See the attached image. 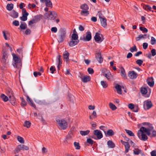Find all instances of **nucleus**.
Wrapping results in <instances>:
<instances>
[{
  "label": "nucleus",
  "instance_id": "17",
  "mask_svg": "<svg viewBox=\"0 0 156 156\" xmlns=\"http://www.w3.org/2000/svg\"><path fill=\"white\" fill-rule=\"evenodd\" d=\"M27 101L29 103L30 105L32 106L34 108H36V105L35 104L33 103V101L31 100V98H30L28 96H27Z\"/></svg>",
  "mask_w": 156,
  "mask_h": 156
},
{
  "label": "nucleus",
  "instance_id": "12",
  "mask_svg": "<svg viewBox=\"0 0 156 156\" xmlns=\"http://www.w3.org/2000/svg\"><path fill=\"white\" fill-rule=\"evenodd\" d=\"M94 38L96 41L98 42H101L103 40V38L100 36V34L96 33L94 37Z\"/></svg>",
  "mask_w": 156,
  "mask_h": 156
},
{
  "label": "nucleus",
  "instance_id": "63",
  "mask_svg": "<svg viewBox=\"0 0 156 156\" xmlns=\"http://www.w3.org/2000/svg\"><path fill=\"white\" fill-rule=\"evenodd\" d=\"M151 156H156V150H154L151 152Z\"/></svg>",
  "mask_w": 156,
  "mask_h": 156
},
{
  "label": "nucleus",
  "instance_id": "40",
  "mask_svg": "<svg viewBox=\"0 0 156 156\" xmlns=\"http://www.w3.org/2000/svg\"><path fill=\"white\" fill-rule=\"evenodd\" d=\"M78 35L76 33H73L72 35V39L73 40H78Z\"/></svg>",
  "mask_w": 156,
  "mask_h": 156
},
{
  "label": "nucleus",
  "instance_id": "21",
  "mask_svg": "<svg viewBox=\"0 0 156 156\" xmlns=\"http://www.w3.org/2000/svg\"><path fill=\"white\" fill-rule=\"evenodd\" d=\"M100 21L102 26L104 27H106L107 26V20L105 18L102 19H101V20H100Z\"/></svg>",
  "mask_w": 156,
  "mask_h": 156
},
{
  "label": "nucleus",
  "instance_id": "13",
  "mask_svg": "<svg viewBox=\"0 0 156 156\" xmlns=\"http://www.w3.org/2000/svg\"><path fill=\"white\" fill-rule=\"evenodd\" d=\"M91 34L90 32L89 31H87L86 33V35L83 40L85 41H89L91 38Z\"/></svg>",
  "mask_w": 156,
  "mask_h": 156
},
{
  "label": "nucleus",
  "instance_id": "43",
  "mask_svg": "<svg viewBox=\"0 0 156 156\" xmlns=\"http://www.w3.org/2000/svg\"><path fill=\"white\" fill-rule=\"evenodd\" d=\"M109 105L110 108L112 110H115L117 108L116 106L113 104L110 103Z\"/></svg>",
  "mask_w": 156,
  "mask_h": 156
},
{
  "label": "nucleus",
  "instance_id": "51",
  "mask_svg": "<svg viewBox=\"0 0 156 156\" xmlns=\"http://www.w3.org/2000/svg\"><path fill=\"white\" fill-rule=\"evenodd\" d=\"M98 15L100 20L105 18L101 11H99L98 12Z\"/></svg>",
  "mask_w": 156,
  "mask_h": 156
},
{
  "label": "nucleus",
  "instance_id": "1",
  "mask_svg": "<svg viewBox=\"0 0 156 156\" xmlns=\"http://www.w3.org/2000/svg\"><path fill=\"white\" fill-rule=\"evenodd\" d=\"M145 133L148 135H151V130L148 128H146L144 127H141L138 131L137 135L139 138L144 141L146 140L148 137L144 133Z\"/></svg>",
  "mask_w": 156,
  "mask_h": 156
},
{
  "label": "nucleus",
  "instance_id": "39",
  "mask_svg": "<svg viewBox=\"0 0 156 156\" xmlns=\"http://www.w3.org/2000/svg\"><path fill=\"white\" fill-rule=\"evenodd\" d=\"M1 97L5 101H7L8 100V97L3 94H1Z\"/></svg>",
  "mask_w": 156,
  "mask_h": 156
},
{
  "label": "nucleus",
  "instance_id": "16",
  "mask_svg": "<svg viewBox=\"0 0 156 156\" xmlns=\"http://www.w3.org/2000/svg\"><path fill=\"white\" fill-rule=\"evenodd\" d=\"M115 88L116 89L117 93L119 94H121L122 93V90L121 89L122 87L119 85L117 84H116Z\"/></svg>",
  "mask_w": 156,
  "mask_h": 156
},
{
  "label": "nucleus",
  "instance_id": "56",
  "mask_svg": "<svg viewBox=\"0 0 156 156\" xmlns=\"http://www.w3.org/2000/svg\"><path fill=\"white\" fill-rule=\"evenodd\" d=\"M34 76L35 77L37 76H40L41 75V73L40 72H37L36 71L34 72L33 73Z\"/></svg>",
  "mask_w": 156,
  "mask_h": 156
},
{
  "label": "nucleus",
  "instance_id": "14",
  "mask_svg": "<svg viewBox=\"0 0 156 156\" xmlns=\"http://www.w3.org/2000/svg\"><path fill=\"white\" fill-rule=\"evenodd\" d=\"M147 82L148 84L151 87H152L154 86V82L152 77L148 78L147 80Z\"/></svg>",
  "mask_w": 156,
  "mask_h": 156
},
{
  "label": "nucleus",
  "instance_id": "48",
  "mask_svg": "<svg viewBox=\"0 0 156 156\" xmlns=\"http://www.w3.org/2000/svg\"><path fill=\"white\" fill-rule=\"evenodd\" d=\"M101 85L103 88H105L107 87L108 84L106 82L104 81H101Z\"/></svg>",
  "mask_w": 156,
  "mask_h": 156
},
{
  "label": "nucleus",
  "instance_id": "2",
  "mask_svg": "<svg viewBox=\"0 0 156 156\" xmlns=\"http://www.w3.org/2000/svg\"><path fill=\"white\" fill-rule=\"evenodd\" d=\"M7 49L5 48H3L2 51L3 55L1 59V62L3 65H6L9 62L8 55L7 52Z\"/></svg>",
  "mask_w": 156,
  "mask_h": 156
},
{
  "label": "nucleus",
  "instance_id": "22",
  "mask_svg": "<svg viewBox=\"0 0 156 156\" xmlns=\"http://www.w3.org/2000/svg\"><path fill=\"white\" fill-rule=\"evenodd\" d=\"M12 55L15 62L16 63H19L20 62V59L15 54H13Z\"/></svg>",
  "mask_w": 156,
  "mask_h": 156
},
{
  "label": "nucleus",
  "instance_id": "55",
  "mask_svg": "<svg viewBox=\"0 0 156 156\" xmlns=\"http://www.w3.org/2000/svg\"><path fill=\"white\" fill-rule=\"evenodd\" d=\"M106 128V127L105 126H101L99 127L100 129L101 130H102L104 131V132L105 134V136H107V135L106 134V131H105V128Z\"/></svg>",
  "mask_w": 156,
  "mask_h": 156
},
{
  "label": "nucleus",
  "instance_id": "60",
  "mask_svg": "<svg viewBox=\"0 0 156 156\" xmlns=\"http://www.w3.org/2000/svg\"><path fill=\"white\" fill-rule=\"evenodd\" d=\"M50 70L51 71V73L53 74L54 73L56 69L55 67L51 66L50 69Z\"/></svg>",
  "mask_w": 156,
  "mask_h": 156
},
{
  "label": "nucleus",
  "instance_id": "5",
  "mask_svg": "<svg viewBox=\"0 0 156 156\" xmlns=\"http://www.w3.org/2000/svg\"><path fill=\"white\" fill-rule=\"evenodd\" d=\"M29 147L28 146L23 144L18 145L15 150V154L18 153L20 150H28Z\"/></svg>",
  "mask_w": 156,
  "mask_h": 156
},
{
  "label": "nucleus",
  "instance_id": "18",
  "mask_svg": "<svg viewBox=\"0 0 156 156\" xmlns=\"http://www.w3.org/2000/svg\"><path fill=\"white\" fill-rule=\"evenodd\" d=\"M69 53L66 51H65L63 54V58L66 60V62L69 61Z\"/></svg>",
  "mask_w": 156,
  "mask_h": 156
},
{
  "label": "nucleus",
  "instance_id": "30",
  "mask_svg": "<svg viewBox=\"0 0 156 156\" xmlns=\"http://www.w3.org/2000/svg\"><path fill=\"white\" fill-rule=\"evenodd\" d=\"M102 75L105 76L108 80H110L112 77V75L110 72H108L106 73H103Z\"/></svg>",
  "mask_w": 156,
  "mask_h": 156
},
{
  "label": "nucleus",
  "instance_id": "62",
  "mask_svg": "<svg viewBox=\"0 0 156 156\" xmlns=\"http://www.w3.org/2000/svg\"><path fill=\"white\" fill-rule=\"evenodd\" d=\"M128 107L130 109H133L134 108V105L132 103H130L128 105Z\"/></svg>",
  "mask_w": 156,
  "mask_h": 156
},
{
  "label": "nucleus",
  "instance_id": "49",
  "mask_svg": "<svg viewBox=\"0 0 156 156\" xmlns=\"http://www.w3.org/2000/svg\"><path fill=\"white\" fill-rule=\"evenodd\" d=\"M41 17V15H37L34 17V19L36 21V22L40 20V18Z\"/></svg>",
  "mask_w": 156,
  "mask_h": 156
},
{
  "label": "nucleus",
  "instance_id": "34",
  "mask_svg": "<svg viewBox=\"0 0 156 156\" xmlns=\"http://www.w3.org/2000/svg\"><path fill=\"white\" fill-rule=\"evenodd\" d=\"M45 5L47 7H52V3L50 0H46L45 2Z\"/></svg>",
  "mask_w": 156,
  "mask_h": 156
},
{
  "label": "nucleus",
  "instance_id": "7",
  "mask_svg": "<svg viewBox=\"0 0 156 156\" xmlns=\"http://www.w3.org/2000/svg\"><path fill=\"white\" fill-rule=\"evenodd\" d=\"M66 33L65 31L64 30H61L60 31L58 40V41L59 42H62L63 41L65 38V35Z\"/></svg>",
  "mask_w": 156,
  "mask_h": 156
},
{
  "label": "nucleus",
  "instance_id": "44",
  "mask_svg": "<svg viewBox=\"0 0 156 156\" xmlns=\"http://www.w3.org/2000/svg\"><path fill=\"white\" fill-rule=\"evenodd\" d=\"M143 8L145 10H148L149 11H151L152 10L151 7H150V6L148 5H146L144 6Z\"/></svg>",
  "mask_w": 156,
  "mask_h": 156
},
{
  "label": "nucleus",
  "instance_id": "23",
  "mask_svg": "<svg viewBox=\"0 0 156 156\" xmlns=\"http://www.w3.org/2000/svg\"><path fill=\"white\" fill-rule=\"evenodd\" d=\"M107 145L109 148H113L115 147L114 143L111 140H108L107 142Z\"/></svg>",
  "mask_w": 156,
  "mask_h": 156
},
{
  "label": "nucleus",
  "instance_id": "19",
  "mask_svg": "<svg viewBox=\"0 0 156 156\" xmlns=\"http://www.w3.org/2000/svg\"><path fill=\"white\" fill-rule=\"evenodd\" d=\"M96 57L97 61L100 63H101L103 62V58L101 57V54L98 53L96 55Z\"/></svg>",
  "mask_w": 156,
  "mask_h": 156
},
{
  "label": "nucleus",
  "instance_id": "6",
  "mask_svg": "<svg viewBox=\"0 0 156 156\" xmlns=\"http://www.w3.org/2000/svg\"><path fill=\"white\" fill-rule=\"evenodd\" d=\"M153 105L151 101L147 100L144 102V108L145 109L148 110L151 108Z\"/></svg>",
  "mask_w": 156,
  "mask_h": 156
},
{
  "label": "nucleus",
  "instance_id": "28",
  "mask_svg": "<svg viewBox=\"0 0 156 156\" xmlns=\"http://www.w3.org/2000/svg\"><path fill=\"white\" fill-rule=\"evenodd\" d=\"M89 130H87L85 131L81 130L80 131V134L82 136H85L88 135L90 133Z\"/></svg>",
  "mask_w": 156,
  "mask_h": 156
},
{
  "label": "nucleus",
  "instance_id": "20",
  "mask_svg": "<svg viewBox=\"0 0 156 156\" xmlns=\"http://www.w3.org/2000/svg\"><path fill=\"white\" fill-rule=\"evenodd\" d=\"M10 15L14 18H16L18 16V13L16 12L15 10H13L11 12Z\"/></svg>",
  "mask_w": 156,
  "mask_h": 156
},
{
  "label": "nucleus",
  "instance_id": "47",
  "mask_svg": "<svg viewBox=\"0 0 156 156\" xmlns=\"http://www.w3.org/2000/svg\"><path fill=\"white\" fill-rule=\"evenodd\" d=\"M17 139L18 141L21 143L23 144L24 142L23 138L20 136H18L17 137Z\"/></svg>",
  "mask_w": 156,
  "mask_h": 156
},
{
  "label": "nucleus",
  "instance_id": "38",
  "mask_svg": "<svg viewBox=\"0 0 156 156\" xmlns=\"http://www.w3.org/2000/svg\"><path fill=\"white\" fill-rule=\"evenodd\" d=\"M57 64H62V61L61 56L60 55H58L57 57Z\"/></svg>",
  "mask_w": 156,
  "mask_h": 156
},
{
  "label": "nucleus",
  "instance_id": "24",
  "mask_svg": "<svg viewBox=\"0 0 156 156\" xmlns=\"http://www.w3.org/2000/svg\"><path fill=\"white\" fill-rule=\"evenodd\" d=\"M90 80V76H83V78L82 79V81L83 83H86L89 81Z\"/></svg>",
  "mask_w": 156,
  "mask_h": 156
},
{
  "label": "nucleus",
  "instance_id": "46",
  "mask_svg": "<svg viewBox=\"0 0 156 156\" xmlns=\"http://www.w3.org/2000/svg\"><path fill=\"white\" fill-rule=\"evenodd\" d=\"M125 131L129 135L131 136H134V133L132 131L127 129H125Z\"/></svg>",
  "mask_w": 156,
  "mask_h": 156
},
{
  "label": "nucleus",
  "instance_id": "37",
  "mask_svg": "<svg viewBox=\"0 0 156 156\" xmlns=\"http://www.w3.org/2000/svg\"><path fill=\"white\" fill-rule=\"evenodd\" d=\"M31 124V123L29 121H26L24 122V126L27 128H29L30 127Z\"/></svg>",
  "mask_w": 156,
  "mask_h": 156
},
{
  "label": "nucleus",
  "instance_id": "26",
  "mask_svg": "<svg viewBox=\"0 0 156 156\" xmlns=\"http://www.w3.org/2000/svg\"><path fill=\"white\" fill-rule=\"evenodd\" d=\"M80 14L82 16H87L89 14L88 10H82L81 11Z\"/></svg>",
  "mask_w": 156,
  "mask_h": 156
},
{
  "label": "nucleus",
  "instance_id": "52",
  "mask_svg": "<svg viewBox=\"0 0 156 156\" xmlns=\"http://www.w3.org/2000/svg\"><path fill=\"white\" fill-rule=\"evenodd\" d=\"M136 63L139 66H140L143 63V61L141 59H138L136 61Z\"/></svg>",
  "mask_w": 156,
  "mask_h": 156
},
{
  "label": "nucleus",
  "instance_id": "4",
  "mask_svg": "<svg viewBox=\"0 0 156 156\" xmlns=\"http://www.w3.org/2000/svg\"><path fill=\"white\" fill-rule=\"evenodd\" d=\"M45 16L51 20H54L57 17V15L54 11H49L45 13Z\"/></svg>",
  "mask_w": 156,
  "mask_h": 156
},
{
  "label": "nucleus",
  "instance_id": "45",
  "mask_svg": "<svg viewBox=\"0 0 156 156\" xmlns=\"http://www.w3.org/2000/svg\"><path fill=\"white\" fill-rule=\"evenodd\" d=\"M20 27L22 30H24L27 27V26L26 23H21L20 26Z\"/></svg>",
  "mask_w": 156,
  "mask_h": 156
},
{
  "label": "nucleus",
  "instance_id": "27",
  "mask_svg": "<svg viewBox=\"0 0 156 156\" xmlns=\"http://www.w3.org/2000/svg\"><path fill=\"white\" fill-rule=\"evenodd\" d=\"M28 13L22 14V16L20 17V19L23 21H25L27 20V16L28 15Z\"/></svg>",
  "mask_w": 156,
  "mask_h": 156
},
{
  "label": "nucleus",
  "instance_id": "15",
  "mask_svg": "<svg viewBox=\"0 0 156 156\" xmlns=\"http://www.w3.org/2000/svg\"><path fill=\"white\" fill-rule=\"evenodd\" d=\"M79 40H73L72 39V40L69 43V45L70 47H73L76 45L79 42Z\"/></svg>",
  "mask_w": 156,
  "mask_h": 156
},
{
  "label": "nucleus",
  "instance_id": "31",
  "mask_svg": "<svg viewBox=\"0 0 156 156\" xmlns=\"http://www.w3.org/2000/svg\"><path fill=\"white\" fill-rule=\"evenodd\" d=\"M2 33L5 39V40H7L8 37L9 35V33L8 32L5 31H3Z\"/></svg>",
  "mask_w": 156,
  "mask_h": 156
},
{
  "label": "nucleus",
  "instance_id": "42",
  "mask_svg": "<svg viewBox=\"0 0 156 156\" xmlns=\"http://www.w3.org/2000/svg\"><path fill=\"white\" fill-rule=\"evenodd\" d=\"M20 98L22 102L21 103V106L23 107L25 106H26L27 105V102L25 100L24 98Z\"/></svg>",
  "mask_w": 156,
  "mask_h": 156
},
{
  "label": "nucleus",
  "instance_id": "36",
  "mask_svg": "<svg viewBox=\"0 0 156 156\" xmlns=\"http://www.w3.org/2000/svg\"><path fill=\"white\" fill-rule=\"evenodd\" d=\"M13 5L12 4H8L6 6L7 9L9 11L11 10L13 8Z\"/></svg>",
  "mask_w": 156,
  "mask_h": 156
},
{
  "label": "nucleus",
  "instance_id": "41",
  "mask_svg": "<svg viewBox=\"0 0 156 156\" xmlns=\"http://www.w3.org/2000/svg\"><path fill=\"white\" fill-rule=\"evenodd\" d=\"M74 145L76 149L77 150H79L80 149V144L78 142H74Z\"/></svg>",
  "mask_w": 156,
  "mask_h": 156
},
{
  "label": "nucleus",
  "instance_id": "50",
  "mask_svg": "<svg viewBox=\"0 0 156 156\" xmlns=\"http://www.w3.org/2000/svg\"><path fill=\"white\" fill-rule=\"evenodd\" d=\"M130 50L131 52L134 51H137V49L135 45H134L133 46L130 48Z\"/></svg>",
  "mask_w": 156,
  "mask_h": 156
},
{
  "label": "nucleus",
  "instance_id": "54",
  "mask_svg": "<svg viewBox=\"0 0 156 156\" xmlns=\"http://www.w3.org/2000/svg\"><path fill=\"white\" fill-rule=\"evenodd\" d=\"M156 42L155 39L153 37H151V44L152 45L154 44Z\"/></svg>",
  "mask_w": 156,
  "mask_h": 156
},
{
  "label": "nucleus",
  "instance_id": "59",
  "mask_svg": "<svg viewBox=\"0 0 156 156\" xmlns=\"http://www.w3.org/2000/svg\"><path fill=\"white\" fill-rule=\"evenodd\" d=\"M87 71L89 74H93L94 72L93 69L91 68H89L88 69Z\"/></svg>",
  "mask_w": 156,
  "mask_h": 156
},
{
  "label": "nucleus",
  "instance_id": "57",
  "mask_svg": "<svg viewBox=\"0 0 156 156\" xmlns=\"http://www.w3.org/2000/svg\"><path fill=\"white\" fill-rule=\"evenodd\" d=\"M139 28L140 29L141 31H142L146 33H147L148 32V30L147 28L144 27H140Z\"/></svg>",
  "mask_w": 156,
  "mask_h": 156
},
{
  "label": "nucleus",
  "instance_id": "53",
  "mask_svg": "<svg viewBox=\"0 0 156 156\" xmlns=\"http://www.w3.org/2000/svg\"><path fill=\"white\" fill-rule=\"evenodd\" d=\"M87 142L88 143L91 145H92L94 143V141L90 138L87 139Z\"/></svg>",
  "mask_w": 156,
  "mask_h": 156
},
{
  "label": "nucleus",
  "instance_id": "33",
  "mask_svg": "<svg viewBox=\"0 0 156 156\" xmlns=\"http://www.w3.org/2000/svg\"><path fill=\"white\" fill-rule=\"evenodd\" d=\"M107 136H112L114 134V132L112 129H109L106 133Z\"/></svg>",
  "mask_w": 156,
  "mask_h": 156
},
{
  "label": "nucleus",
  "instance_id": "35",
  "mask_svg": "<svg viewBox=\"0 0 156 156\" xmlns=\"http://www.w3.org/2000/svg\"><path fill=\"white\" fill-rule=\"evenodd\" d=\"M141 151L137 148H135L133 151V153L135 155H138L141 152Z\"/></svg>",
  "mask_w": 156,
  "mask_h": 156
},
{
  "label": "nucleus",
  "instance_id": "8",
  "mask_svg": "<svg viewBox=\"0 0 156 156\" xmlns=\"http://www.w3.org/2000/svg\"><path fill=\"white\" fill-rule=\"evenodd\" d=\"M93 134L94 136H97V139H100L103 137L102 134L100 130L96 129L94 130Z\"/></svg>",
  "mask_w": 156,
  "mask_h": 156
},
{
  "label": "nucleus",
  "instance_id": "58",
  "mask_svg": "<svg viewBox=\"0 0 156 156\" xmlns=\"http://www.w3.org/2000/svg\"><path fill=\"white\" fill-rule=\"evenodd\" d=\"M12 24L14 26H18L19 25V22L18 21L16 20L13 22Z\"/></svg>",
  "mask_w": 156,
  "mask_h": 156
},
{
  "label": "nucleus",
  "instance_id": "9",
  "mask_svg": "<svg viewBox=\"0 0 156 156\" xmlns=\"http://www.w3.org/2000/svg\"><path fill=\"white\" fill-rule=\"evenodd\" d=\"M128 75L129 78L131 79H136L138 76L137 73L134 71H129Z\"/></svg>",
  "mask_w": 156,
  "mask_h": 156
},
{
  "label": "nucleus",
  "instance_id": "64",
  "mask_svg": "<svg viewBox=\"0 0 156 156\" xmlns=\"http://www.w3.org/2000/svg\"><path fill=\"white\" fill-rule=\"evenodd\" d=\"M152 55L153 56H154L156 55V50L155 49H153L151 51Z\"/></svg>",
  "mask_w": 156,
  "mask_h": 156
},
{
  "label": "nucleus",
  "instance_id": "10",
  "mask_svg": "<svg viewBox=\"0 0 156 156\" xmlns=\"http://www.w3.org/2000/svg\"><path fill=\"white\" fill-rule=\"evenodd\" d=\"M121 142L125 146V152L126 153H127L129 150L130 147V145L129 144V143L126 142L122 140H121Z\"/></svg>",
  "mask_w": 156,
  "mask_h": 156
},
{
  "label": "nucleus",
  "instance_id": "25",
  "mask_svg": "<svg viewBox=\"0 0 156 156\" xmlns=\"http://www.w3.org/2000/svg\"><path fill=\"white\" fill-rule=\"evenodd\" d=\"M9 97L10 99V100L14 101H15V98L13 95L12 91L10 90V91H9Z\"/></svg>",
  "mask_w": 156,
  "mask_h": 156
},
{
  "label": "nucleus",
  "instance_id": "61",
  "mask_svg": "<svg viewBox=\"0 0 156 156\" xmlns=\"http://www.w3.org/2000/svg\"><path fill=\"white\" fill-rule=\"evenodd\" d=\"M36 23V21L34 20V19H32V20L30 21L28 23L29 25H30L32 24Z\"/></svg>",
  "mask_w": 156,
  "mask_h": 156
},
{
  "label": "nucleus",
  "instance_id": "11",
  "mask_svg": "<svg viewBox=\"0 0 156 156\" xmlns=\"http://www.w3.org/2000/svg\"><path fill=\"white\" fill-rule=\"evenodd\" d=\"M140 92L145 97L147 98L150 96V94H147V90L146 88H141Z\"/></svg>",
  "mask_w": 156,
  "mask_h": 156
},
{
  "label": "nucleus",
  "instance_id": "29",
  "mask_svg": "<svg viewBox=\"0 0 156 156\" xmlns=\"http://www.w3.org/2000/svg\"><path fill=\"white\" fill-rule=\"evenodd\" d=\"M80 8L82 10H88L89 9L88 5L86 4L81 5L80 6Z\"/></svg>",
  "mask_w": 156,
  "mask_h": 156
},
{
  "label": "nucleus",
  "instance_id": "32",
  "mask_svg": "<svg viewBox=\"0 0 156 156\" xmlns=\"http://www.w3.org/2000/svg\"><path fill=\"white\" fill-rule=\"evenodd\" d=\"M121 76L124 78L126 79V73L125 70L123 68H122V69L121 70Z\"/></svg>",
  "mask_w": 156,
  "mask_h": 156
},
{
  "label": "nucleus",
  "instance_id": "3",
  "mask_svg": "<svg viewBox=\"0 0 156 156\" xmlns=\"http://www.w3.org/2000/svg\"><path fill=\"white\" fill-rule=\"evenodd\" d=\"M57 123L59 125V128L61 129H66L68 127L67 122L64 119H58L56 120Z\"/></svg>",
  "mask_w": 156,
  "mask_h": 156
}]
</instances>
